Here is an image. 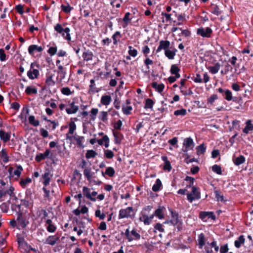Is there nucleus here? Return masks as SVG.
<instances>
[{
  "label": "nucleus",
  "instance_id": "6ab92c4d",
  "mask_svg": "<svg viewBox=\"0 0 253 253\" xmlns=\"http://www.w3.org/2000/svg\"><path fill=\"white\" fill-rule=\"evenodd\" d=\"M51 177L52 175L50 174V172L48 171L44 172V173L42 175V178L43 179V184L44 186L49 185Z\"/></svg>",
  "mask_w": 253,
  "mask_h": 253
},
{
  "label": "nucleus",
  "instance_id": "f03ea898",
  "mask_svg": "<svg viewBox=\"0 0 253 253\" xmlns=\"http://www.w3.org/2000/svg\"><path fill=\"white\" fill-rule=\"evenodd\" d=\"M135 211L132 207H129L126 209H121L119 211V218H130L133 219L135 217Z\"/></svg>",
  "mask_w": 253,
  "mask_h": 253
},
{
  "label": "nucleus",
  "instance_id": "b1692460",
  "mask_svg": "<svg viewBox=\"0 0 253 253\" xmlns=\"http://www.w3.org/2000/svg\"><path fill=\"white\" fill-rule=\"evenodd\" d=\"M15 167L16 169L14 171L13 175L14 176H16V177L15 178L16 180H17L21 176V173L23 170V169L21 165H16Z\"/></svg>",
  "mask_w": 253,
  "mask_h": 253
},
{
  "label": "nucleus",
  "instance_id": "09e8293b",
  "mask_svg": "<svg viewBox=\"0 0 253 253\" xmlns=\"http://www.w3.org/2000/svg\"><path fill=\"white\" fill-rule=\"evenodd\" d=\"M206 147L204 144H202L196 148L197 153L198 155L203 154L206 151Z\"/></svg>",
  "mask_w": 253,
  "mask_h": 253
},
{
  "label": "nucleus",
  "instance_id": "473e14b6",
  "mask_svg": "<svg viewBox=\"0 0 253 253\" xmlns=\"http://www.w3.org/2000/svg\"><path fill=\"white\" fill-rule=\"evenodd\" d=\"M185 182H186V188H188L189 187H192L194 184V178L190 176H186L184 179Z\"/></svg>",
  "mask_w": 253,
  "mask_h": 253
},
{
  "label": "nucleus",
  "instance_id": "f8f14e48",
  "mask_svg": "<svg viewBox=\"0 0 253 253\" xmlns=\"http://www.w3.org/2000/svg\"><path fill=\"white\" fill-rule=\"evenodd\" d=\"M170 42L169 41L162 40L159 42V45L156 49V52L158 53L162 50H164L165 51L169 49L170 46Z\"/></svg>",
  "mask_w": 253,
  "mask_h": 253
},
{
  "label": "nucleus",
  "instance_id": "ddd939ff",
  "mask_svg": "<svg viewBox=\"0 0 253 253\" xmlns=\"http://www.w3.org/2000/svg\"><path fill=\"white\" fill-rule=\"evenodd\" d=\"M45 226L48 232L53 233L56 230V225L53 223L51 219H48L45 220Z\"/></svg>",
  "mask_w": 253,
  "mask_h": 253
},
{
  "label": "nucleus",
  "instance_id": "49530a36",
  "mask_svg": "<svg viewBox=\"0 0 253 253\" xmlns=\"http://www.w3.org/2000/svg\"><path fill=\"white\" fill-rule=\"evenodd\" d=\"M90 113V120L94 121L96 119V115L98 113V109L97 108H92Z\"/></svg>",
  "mask_w": 253,
  "mask_h": 253
},
{
  "label": "nucleus",
  "instance_id": "c03bdc74",
  "mask_svg": "<svg viewBox=\"0 0 253 253\" xmlns=\"http://www.w3.org/2000/svg\"><path fill=\"white\" fill-rule=\"evenodd\" d=\"M180 69L176 65H172L170 68V73L173 74L177 76V77H180V74H179V71Z\"/></svg>",
  "mask_w": 253,
  "mask_h": 253
},
{
  "label": "nucleus",
  "instance_id": "79ce46f5",
  "mask_svg": "<svg viewBox=\"0 0 253 253\" xmlns=\"http://www.w3.org/2000/svg\"><path fill=\"white\" fill-rule=\"evenodd\" d=\"M0 157L4 163H7L9 161V158L7 156V151L5 149H2L0 152Z\"/></svg>",
  "mask_w": 253,
  "mask_h": 253
},
{
  "label": "nucleus",
  "instance_id": "72a5a7b5",
  "mask_svg": "<svg viewBox=\"0 0 253 253\" xmlns=\"http://www.w3.org/2000/svg\"><path fill=\"white\" fill-rule=\"evenodd\" d=\"M31 182V178L27 177L26 179H21L19 181V184L23 188H25Z\"/></svg>",
  "mask_w": 253,
  "mask_h": 253
},
{
  "label": "nucleus",
  "instance_id": "f257e3e1",
  "mask_svg": "<svg viewBox=\"0 0 253 253\" xmlns=\"http://www.w3.org/2000/svg\"><path fill=\"white\" fill-rule=\"evenodd\" d=\"M151 209L150 207L147 206L142 210L140 213L139 220L140 221L143 222L145 225H149L154 217V214L149 216V212Z\"/></svg>",
  "mask_w": 253,
  "mask_h": 253
},
{
  "label": "nucleus",
  "instance_id": "3c124183",
  "mask_svg": "<svg viewBox=\"0 0 253 253\" xmlns=\"http://www.w3.org/2000/svg\"><path fill=\"white\" fill-rule=\"evenodd\" d=\"M177 20L178 22L176 23L177 25H182L184 21H185V14H181L177 16Z\"/></svg>",
  "mask_w": 253,
  "mask_h": 253
},
{
  "label": "nucleus",
  "instance_id": "ea45409f",
  "mask_svg": "<svg viewBox=\"0 0 253 253\" xmlns=\"http://www.w3.org/2000/svg\"><path fill=\"white\" fill-rule=\"evenodd\" d=\"M113 135L115 137V143L120 144L122 140L123 135L118 131H113Z\"/></svg>",
  "mask_w": 253,
  "mask_h": 253
},
{
  "label": "nucleus",
  "instance_id": "423d86ee",
  "mask_svg": "<svg viewBox=\"0 0 253 253\" xmlns=\"http://www.w3.org/2000/svg\"><path fill=\"white\" fill-rule=\"evenodd\" d=\"M187 200L190 203H192L194 200L200 199L201 198V193L198 191V188L195 186H193L192 192L187 194Z\"/></svg>",
  "mask_w": 253,
  "mask_h": 253
},
{
  "label": "nucleus",
  "instance_id": "0e129e2a",
  "mask_svg": "<svg viewBox=\"0 0 253 253\" xmlns=\"http://www.w3.org/2000/svg\"><path fill=\"white\" fill-rule=\"evenodd\" d=\"M105 157L107 159H112L114 156V153L110 150H106L104 151Z\"/></svg>",
  "mask_w": 253,
  "mask_h": 253
},
{
  "label": "nucleus",
  "instance_id": "a878e982",
  "mask_svg": "<svg viewBox=\"0 0 253 253\" xmlns=\"http://www.w3.org/2000/svg\"><path fill=\"white\" fill-rule=\"evenodd\" d=\"M253 130V125L250 120H248L246 123V126L243 129V131L246 134H248L250 131Z\"/></svg>",
  "mask_w": 253,
  "mask_h": 253
},
{
  "label": "nucleus",
  "instance_id": "c9c22d12",
  "mask_svg": "<svg viewBox=\"0 0 253 253\" xmlns=\"http://www.w3.org/2000/svg\"><path fill=\"white\" fill-rule=\"evenodd\" d=\"M28 121L29 123L34 126H37L40 125V121L36 120L34 116H30L28 118Z\"/></svg>",
  "mask_w": 253,
  "mask_h": 253
},
{
  "label": "nucleus",
  "instance_id": "9b49d317",
  "mask_svg": "<svg viewBox=\"0 0 253 253\" xmlns=\"http://www.w3.org/2000/svg\"><path fill=\"white\" fill-rule=\"evenodd\" d=\"M183 144L184 147L183 150L185 152L192 150L194 146V141L191 137L184 139Z\"/></svg>",
  "mask_w": 253,
  "mask_h": 253
},
{
  "label": "nucleus",
  "instance_id": "8fccbe9b",
  "mask_svg": "<svg viewBox=\"0 0 253 253\" xmlns=\"http://www.w3.org/2000/svg\"><path fill=\"white\" fill-rule=\"evenodd\" d=\"M61 92L65 95L68 96L71 95L74 91H71L68 87H64L61 89Z\"/></svg>",
  "mask_w": 253,
  "mask_h": 253
},
{
  "label": "nucleus",
  "instance_id": "0eeeda50",
  "mask_svg": "<svg viewBox=\"0 0 253 253\" xmlns=\"http://www.w3.org/2000/svg\"><path fill=\"white\" fill-rule=\"evenodd\" d=\"M79 106L76 104L74 99H73L72 101H68L65 110L68 114H73L76 113L79 110Z\"/></svg>",
  "mask_w": 253,
  "mask_h": 253
},
{
  "label": "nucleus",
  "instance_id": "6e6d98bb",
  "mask_svg": "<svg viewBox=\"0 0 253 253\" xmlns=\"http://www.w3.org/2000/svg\"><path fill=\"white\" fill-rule=\"evenodd\" d=\"M130 13L129 12H126L123 19V21L125 23V25H124L123 27H126L127 26V24L128 23V22H129L131 20V18H130Z\"/></svg>",
  "mask_w": 253,
  "mask_h": 253
},
{
  "label": "nucleus",
  "instance_id": "58836bf2",
  "mask_svg": "<svg viewBox=\"0 0 253 253\" xmlns=\"http://www.w3.org/2000/svg\"><path fill=\"white\" fill-rule=\"evenodd\" d=\"M234 163L236 166H239L245 162V158L242 155H240L239 157L233 159Z\"/></svg>",
  "mask_w": 253,
  "mask_h": 253
},
{
  "label": "nucleus",
  "instance_id": "5701e85b",
  "mask_svg": "<svg viewBox=\"0 0 253 253\" xmlns=\"http://www.w3.org/2000/svg\"><path fill=\"white\" fill-rule=\"evenodd\" d=\"M199 217L202 219L204 220L206 217H208L209 218H214L215 216L213 215V213L212 212L202 211L200 213Z\"/></svg>",
  "mask_w": 253,
  "mask_h": 253
},
{
  "label": "nucleus",
  "instance_id": "c756f323",
  "mask_svg": "<svg viewBox=\"0 0 253 253\" xmlns=\"http://www.w3.org/2000/svg\"><path fill=\"white\" fill-rule=\"evenodd\" d=\"M122 35L121 34L120 32L116 31L112 37V38L113 40V44L114 45H117L120 41V39L121 38Z\"/></svg>",
  "mask_w": 253,
  "mask_h": 253
},
{
  "label": "nucleus",
  "instance_id": "4be33fe9",
  "mask_svg": "<svg viewBox=\"0 0 253 253\" xmlns=\"http://www.w3.org/2000/svg\"><path fill=\"white\" fill-rule=\"evenodd\" d=\"M176 51L177 50L176 49L173 50L168 49L165 51V55L168 59L172 60L174 59Z\"/></svg>",
  "mask_w": 253,
  "mask_h": 253
},
{
  "label": "nucleus",
  "instance_id": "6e6552de",
  "mask_svg": "<svg viewBox=\"0 0 253 253\" xmlns=\"http://www.w3.org/2000/svg\"><path fill=\"white\" fill-rule=\"evenodd\" d=\"M212 33V29L210 27H200L197 30V34L203 38H209Z\"/></svg>",
  "mask_w": 253,
  "mask_h": 253
},
{
  "label": "nucleus",
  "instance_id": "37998d69",
  "mask_svg": "<svg viewBox=\"0 0 253 253\" xmlns=\"http://www.w3.org/2000/svg\"><path fill=\"white\" fill-rule=\"evenodd\" d=\"M38 92L37 89L36 87H33L30 86H28L26 87L25 90V93L27 95L35 94Z\"/></svg>",
  "mask_w": 253,
  "mask_h": 253
},
{
  "label": "nucleus",
  "instance_id": "bf43d9fd",
  "mask_svg": "<svg viewBox=\"0 0 253 253\" xmlns=\"http://www.w3.org/2000/svg\"><path fill=\"white\" fill-rule=\"evenodd\" d=\"M84 174L88 180H90L92 177V175L90 172V169H84Z\"/></svg>",
  "mask_w": 253,
  "mask_h": 253
},
{
  "label": "nucleus",
  "instance_id": "774afa93",
  "mask_svg": "<svg viewBox=\"0 0 253 253\" xmlns=\"http://www.w3.org/2000/svg\"><path fill=\"white\" fill-rule=\"evenodd\" d=\"M58 125L59 124L57 122H56L55 121H52L48 125V128L54 130Z\"/></svg>",
  "mask_w": 253,
  "mask_h": 253
},
{
  "label": "nucleus",
  "instance_id": "13d9d810",
  "mask_svg": "<svg viewBox=\"0 0 253 253\" xmlns=\"http://www.w3.org/2000/svg\"><path fill=\"white\" fill-rule=\"evenodd\" d=\"M186 113H187V111H186V110L185 109L177 110L174 112V115L176 116H184L186 114Z\"/></svg>",
  "mask_w": 253,
  "mask_h": 253
},
{
  "label": "nucleus",
  "instance_id": "4d7b16f0",
  "mask_svg": "<svg viewBox=\"0 0 253 253\" xmlns=\"http://www.w3.org/2000/svg\"><path fill=\"white\" fill-rule=\"evenodd\" d=\"M154 104V101L150 98H147L145 101V104L144 106V108H152Z\"/></svg>",
  "mask_w": 253,
  "mask_h": 253
},
{
  "label": "nucleus",
  "instance_id": "aec40b11",
  "mask_svg": "<svg viewBox=\"0 0 253 253\" xmlns=\"http://www.w3.org/2000/svg\"><path fill=\"white\" fill-rule=\"evenodd\" d=\"M77 128L76 125L73 121H71L69 124L68 133L67 134V139H71V137L68 136V134H73Z\"/></svg>",
  "mask_w": 253,
  "mask_h": 253
},
{
  "label": "nucleus",
  "instance_id": "7c9ffc66",
  "mask_svg": "<svg viewBox=\"0 0 253 253\" xmlns=\"http://www.w3.org/2000/svg\"><path fill=\"white\" fill-rule=\"evenodd\" d=\"M111 101V97L110 95H103L101 98V103L104 105H108Z\"/></svg>",
  "mask_w": 253,
  "mask_h": 253
},
{
  "label": "nucleus",
  "instance_id": "bb28decb",
  "mask_svg": "<svg viewBox=\"0 0 253 253\" xmlns=\"http://www.w3.org/2000/svg\"><path fill=\"white\" fill-rule=\"evenodd\" d=\"M151 86L160 93L163 91L165 87V85L163 84H158L156 82H153L151 84Z\"/></svg>",
  "mask_w": 253,
  "mask_h": 253
},
{
  "label": "nucleus",
  "instance_id": "de8ad7c7",
  "mask_svg": "<svg viewBox=\"0 0 253 253\" xmlns=\"http://www.w3.org/2000/svg\"><path fill=\"white\" fill-rule=\"evenodd\" d=\"M155 215L157 216L159 219H163L164 218V210L163 208H159L155 211Z\"/></svg>",
  "mask_w": 253,
  "mask_h": 253
},
{
  "label": "nucleus",
  "instance_id": "f3484780",
  "mask_svg": "<svg viewBox=\"0 0 253 253\" xmlns=\"http://www.w3.org/2000/svg\"><path fill=\"white\" fill-rule=\"evenodd\" d=\"M83 193L84 195L88 199L93 202L96 201V198L91 196L90 189L88 187L85 186L83 187Z\"/></svg>",
  "mask_w": 253,
  "mask_h": 253
},
{
  "label": "nucleus",
  "instance_id": "39448f33",
  "mask_svg": "<svg viewBox=\"0 0 253 253\" xmlns=\"http://www.w3.org/2000/svg\"><path fill=\"white\" fill-rule=\"evenodd\" d=\"M43 50V47L42 46H39L36 44L30 45L28 48V53L32 56L36 57H40L37 53H41Z\"/></svg>",
  "mask_w": 253,
  "mask_h": 253
},
{
  "label": "nucleus",
  "instance_id": "f704fd0d",
  "mask_svg": "<svg viewBox=\"0 0 253 253\" xmlns=\"http://www.w3.org/2000/svg\"><path fill=\"white\" fill-rule=\"evenodd\" d=\"M211 11L212 13L218 16L221 13L219 7L215 4H212L211 6Z\"/></svg>",
  "mask_w": 253,
  "mask_h": 253
},
{
  "label": "nucleus",
  "instance_id": "864d4df0",
  "mask_svg": "<svg viewBox=\"0 0 253 253\" xmlns=\"http://www.w3.org/2000/svg\"><path fill=\"white\" fill-rule=\"evenodd\" d=\"M61 8L62 11L67 13H70L71 10L73 9V7H72L68 3H67V5H66L62 4Z\"/></svg>",
  "mask_w": 253,
  "mask_h": 253
},
{
  "label": "nucleus",
  "instance_id": "5fc2aeb1",
  "mask_svg": "<svg viewBox=\"0 0 253 253\" xmlns=\"http://www.w3.org/2000/svg\"><path fill=\"white\" fill-rule=\"evenodd\" d=\"M115 171L114 169L111 167L107 168L105 170V174L110 177H113L115 174Z\"/></svg>",
  "mask_w": 253,
  "mask_h": 253
},
{
  "label": "nucleus",
  "instance_id": "2f4dec72",
  "mask_svg": "<svg viewBox=\"0 0 253 253\" xmlns=\"http://www.w3.org/2000/svg\"><path fill=\"white\" fill-rule=\"evenodd\" d=\"M162 159L165 162V165L163 167L164 169L170 171L171 169V167L170 162L168 160V158L166 156H163Z\"/></svg>",
  "mask_w": 253,
  "mask_h": 253
},
{
  "label": "nucleus",
  "instance_id": "a211bd4d",
  "mask_svg": "<svg viewBox=\"0 0 253 253\" xmlns=\"http://www.w3.org/2000/svg\"><path fill=\"white\" fill-rule=\"evenodd\" d=\"M10 132H6L3 130H0V138L3 142L6 143L10 140Z\"/></svg>",
  "mask_w": 253,
  "mask_h": 253
},
{
  "label": "nucleus",
  "instance_id": "69168bd1",
  "mask_svg": "<svg viewBox=\"0 0 253 253\" xmlns=\"http://www.w3.org/2000/svg\"><path fill=\"white\" fill-rule=\"evenodd\" d=\"M14 188L12 186H10L8 190L6 191H5L6 192V195L8 194L9 195L10 197H13L15 196V193L14 192Z\"/></svg>",
  "mask_w": 253,
  "mask_h": 253
},
{
  "label": "nucleus",
  "instance_id": "9d476101",
  "mask_svg": "<svg viewBox=\"0 0 253 253\" xmlns=\"http://www.w3.org/2000/svg\"><path fill=\"white\" fill-rule=\"evenodd\" d=\"M172 13H168L165 11H163L161 13V21L163 23L165 24L166 25L170 24L173 21Z\"/></svg>",
  "mask_w": 253,
  "mask_h": 253
},
{
  "label": "nucleus",
  "instance_id": "4468645a",
  "mask_svg": "<svg viewBox=\"0 0 253 253\" xmlns=\"http://www.w3.org/2000/svg\"><path fill=\"white\" fill-rule=\"evenodd\" d=\"M60 237L57 235L48 236L45 240V244L51 246L55 245L57 241H59Z\"/></svg>",
  "mask_w": 253,
  "mask_h": 253
},
{
  "label": "nucleus",
  "instance_id": "7ed1b4c3",
  "mask_svg": "<svg viewBox=\"0 0 253 253\" xmlns=\"http://www.w3.org/2000/svg\"><path fill=\"white\" fill-rule=\"evenodd\" d=\"M54 30L57 33L61 34L63 38L68 42L71 41V37L70 34V29L69 28H63L61 24L58 23L55 26Z\"/></svg>",
  "mask_w": 253,
  "mask_h": 253
},
{
  "label": "nucleus",
  "instance_id": "dca6fc26",
  "mask_svg": "<svg viewBox=\"0 0 253 253\" xmlns=\"http://www.w3.org/2000/svg\"><path fill=\"white\" fill-rule=\"evenodd\" d=\"M54 76V74L51 72H48L46 74L45 84L47 86L54 85L55 82L53 79Z\"/></svg>",
  "mask_w": 253,
  "mask_h": 253
},
{
  "label": "nucleus",
  "instance_id": "a18cd8bd",
  "mask_svg": "<svg viewBox=\"0 0 253 253\" xmlns=\"http://www.w3.org/2000/svg\"><path fill=\"white\" fill-rule=\"evenodd\" d=\"M72 137L75 140H76L77 145L79 147H81L83 146V141L84 139V136H72Z\"/></svg>",
  "mask_w": 253,
  "mask_h": 253
},
{
  "label": "nucleus",
  "instance_id": "412c9836",
  "mask_svg": "<svg viewBox=\"0 0 253 253\" xmlns=\"http://www.w3.org/2000/svg\"><path fill=\"white\" fill-rule=\"evenodd\" d=\"M220 64L218 62H217L214 64V66H210L208 67V69L209 70L210 72L212 74H215L218 73L220 68Z\"/></svg>",
  "mask_w": 253,
  "mask_h": 253
},
{
  "label": "nucleus",
  "instance_id": "e2e57ef3",
  "mask_svg": "<svg viewBox=\"0 0 253 253\" xmlns=\"http://www.w3.org/2000/svg\"><path fill=\"white\" fill-rule=\"evenodd\" d=\"M57 48L56 46H51L47 50V52L50 56H53L57 53Z\"/></svg>",
  "mask_w": 253,
  "mask_h": 253
},
{
  "label": "nucleus",
  "instance_id": "393cba45",
  "mask_svg": "<svg viewBox=\"0 0 253 253\" xmlns=\"http://www.w3.org/2000/svg\"><path fill=\"white\" fill-rule=\"evenodd\" d=\"M108 114L106 111H102L100 112L98 115V119L103 123H107L108 122Z\"/></svg>",
  "mask_w": 253,
  "mask_h": 253
},
{
  "label": "nucleus",
  "instance_id": "052dcab7",
  "mask_svg": "<svg viewBox=\"0 0 253 253\" xmlns=\"http://www.w3.org/2000/svg\"><path fill=\"white\" fill-rule=\"evenodd\" d=\"M95 215L100 220H103L105 217V214L102 212L100 210H97L95 212Z\"/></svg>",
  "mask_w": 253,
  "mask_h": 253
},
{
  "label": "nucleus",
  "instance_id": "20e7f679",
  "mask_svg": "<svg viewBox=\"0 0 253 253\" xmlns=\"http://www.w3.org/2000/svg\"><path fill=\"white\" fill-rule=\"evenodd\" d=\"M38 69L39 66L35 63H32L30 70L27 72L28 77L31 80L37 79L40 75Z\"/></svg>",
  "mask_w": 253,
  "mask_h": 253
},
{
  "label": "nucleus",
  "instance_id": "1a4fd4ad",
  "mask_svg": "<svg viewBox=\"0 0 253 253\" xmlns=\"http://www.w3.org/2000/svg\"><path fill=\"white\" fill-rule=\"evenodd\" d=\"M126 239L129 242L133 240H138L140 239V235L135 230H132L130 232L129 229H127L125 233Z\"/></svg>",
  "mask_w": 253,
  "mask_h": 253
},
{
  "label": "nucleus",
  "instance_id": "2eb2a0df",
  "mask_svg": "<svg viewBox=\"0 0 253 253\" xmlns=\"http://www.w3.org/2000/svg\"><path fill=\"white\" fill-rule=\"evenodd\" d=\"M126 105H123L122 106V111L123 113L126 115H128L131 114L132 110V107L130 105V101L129 99L126 100Z\"/></svg>",
  "mask_w": 253,
  "mask_h": 253
},
{
  "label": "nucleus",
  "instance_id": "338daca9",
  "mask_svg": "<svg viewBox=\"0 0 253 253\" xmlns=\"http://www.w3.org/2000/svg\"><path fill=\"white\" fill-rule=\"evenodd\" d=\"M129 50H128V54L132 56V57H135L137 55V51L136 49L133 48V47L131 46H129L128 47Z\"/></svg>",
  "mask_w": 253,
  "mask_h": 253
},
{
  "label": "nucleus",
  "instance_id": "c85d7f7f",
  "mask_svg": "<svg viewBox=\"0 0 253 253\" xmlns=\"http://www.w3.org/2000/svg\"><path fill=\"white\" fill-rule=\"evenodd\" d=\"M88 209L85 206H83L81 207V210L77 209L73 211V213L77 216L80 214L81 213L84 214L88 212Z\"/></svg>",
  "mask_w": 253,
  "mask_h": 253
},
{
  "label": "nucleus",
  "instance_id": "a19ab883",
  "mask_svg": "<svg viewBox=\"0 0 253 253\" xmlns=\"http://www.w3.org/2000/svg\"><path fill=\"white\" fill-rule=\"evenodd\" d=\"M162 184L160 179H157L155 184L152 187V190L154 192H157L160 190Z\"/></svg>",
  "mask_w": 253,
  "mask_h": 253
},
{
  "label": "nucleus",
  "instance_id": "4c0bfd02",
  "mask_svg": "<svg viewBox=\"0 0 253 253\" xmlns=\"http://www.w3.org/2000/svg\"><path fill=\"white\" fill-rule=\"evenodd\" d=\"M83 57L84 60L86 61L92 60L93 58V53L89 51L84 52L83 54Z\"/></svg>",
  "mask_w": 253,
  "mask_h": 253
},
{
  "label": "nucleus",
  "instance_id": "680f3d73",
  "mask_svg": "<svg viewBox=\"0 0 253 253\" xmlns=\"http://www.w3.org/2000/svg\"><path fill=\"white\" fill-rule=\"evenodd\" d=\"M212 170L218 174H222L221 168L220 166L214 165L212 167Z\"/></svg>",
  "mask_w": 253,
  "mask_h": 253
},
{
  "label": "nucleus",
  "instance_id": "603ef678",
  "mask_svg": "<svg viewBox=\"0 0 253 253\" xmlns=\"http://www.w3.org/2000/svg\"><path fill=\"white\" fill-rule=\"evenodd\" d=\"M97 155V153L95 151L92 150L87 151L85 157L87 159L93 158Z\"/></svg>",
  "mask_w": 253,
  "mask_h": 253
},
{
  "label": "nucleus",
  "instance_id": "cd10ccee",
  "mask_svg": "<svg viewBox=\"0 0 253 253\" xmlns=\"http://www.w3.org/2000/svg\"><path fill=\"white\" fill-rule=\"evenodd\" d=\"M205 237L203 233H201L198 236V246L200 249H202L205 245Z\"/></svg>",
  "mask_w": 253,
  "mask_h": 253
},
{
  "label": "nucleus",
  "instance_id": "e433bc0d",
  "mask_svg": "<svg viewBox=\"0 0 253 253\" xmlns=\"http://www.w3.org/2000/svg\"><path fill=\"white\" fill-rule=\"evenodd\" d=\"M245 239L243 235L240 236L238 239L235 241V246L237 248H239L242 244H244Z\"/></svg>",
  "mask_w": 253,
  "mask_h": 253
}]
</instances>
